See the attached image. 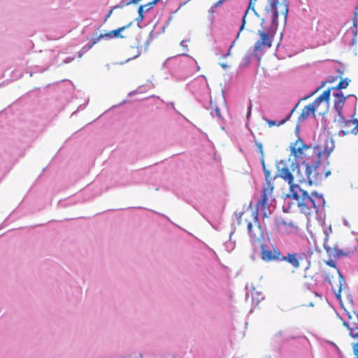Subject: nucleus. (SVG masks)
Masks as SVG:
<instances>
[{
  "mask_svg": "<svg viewBox=\"0 0 358 358\" xmlns=\"http://www.w3.org/2000/svg\"><path fill=\"white\" fill-rule=\"evenodd\" d=\"M136 20L141 21V17L138 16Z\"/></svg>",
  "mask_w": 358,
  "mask_h": 358,
  "instance_id": "obj_32",
  "label": "nucleus"
},
{
  "mask_svg": "<svg viewBox=\"0 0 358 358\" xmlns=\"http://www.w3.org/2000/svg\"><path fill=\"white\" fill-rule=\"evenodd\" d=\"M318 90H319V88H318V89H317L315 91H314V92L311 94V95H313L315 93H316V92H317Z\"/></svg>",
  "mask_w": 358,
  "mask_h": 358,
  "instance_id": "obj_31",
  "label": "nucleus"
},
{
  "mask_svg": "<svg viewBox=\"0 0 358 358\" xmlns=\"http://www.w3.org/2000/svg\"><path fill=\"white\" fill-rule=\"evenodd\" d=\"M225 0H217L213 5V7L214 8H217L219 6H220L223 2Z\"/></svg>",
  "mask_w": 358,
  "mask_h": 358,
  "instance_id": "obj_27",
  "label": "nucleus"
},
{
  "mask_svg": "<svg viewBox=\"0 0 358 358\" xmlns=\"http://www.w3.org/2000/svg\"><path fill=\"white\" fill-rule=\"evenodd\" d=\"M257 34L259 36V39L254 45V52H258L265 48H270L272 45L273 36L270 35L268 31L262 30H258Z\"/></svg>",
  "mask_w": 358,
  "mask_h": 358,
  "instance_id": "obj_12",
  "label": "nucleus"
},
{
  "mask_svg": "<svg viewBox=\"0 0 358 358\" xmlns=\"http://www.w3.org/2000/svg\"><path fill=\"white\" fill-rule=\"evenodd\" d=\"M258 148H259V152L262 154V153H263V148H262V145L261 144H259V145H258Z\"/></svg>",
  "mask_w": 358,
  "mask_h": 358,
  "instance_id": "obj_29",
  "label": "nucleus"
},
{
  "mask_svg": "<svg viewBox=\"0 0 358 358\" xmlns=\"http://www.w3.org/2000/svg\"><path fill=\"white\" fill-rule=\"evenodd\" d=\"M257 0H249V3L247 10L245 11V14L243 16L242 24L240 27V31H241L245 27V18L249 11L251 10L255 15H257V13L255 10V4ZM268 5L265 6V12L267 15H268L271 19L272 24L275 26H278V17L280 13V10L279 11V8H282L281 3L279 0H267Z\"/></svg>",
  "mask_w": 358,
  "mask_h": 358,
  "instance_id": "obj_5",
  "label": "nucleus"
},
{
  "mask_svg": "<svg viewBox=\"0 0 358 358\" xmlns=\"http://www.w3.org/2000/svg\"><path fill=\"white\" fill-rule=\"evenodd\" d=\"M145 7L144 5H141L138 7V13L139 15V17H141V22L143 20V13L144 12H146L145 10Z\"/></svg>",
  "mask_w": 358,
  "mask_h": 358,
  "instance_id": "obj_26",
  "label": "nucleus"
},
{
  "mask_svg": "<svg viewBox=\"0 0 358 358\" xmlns=\"http://www.w3.org/2000/svg\"><path fill=\"white\" fill-rule=\"evenodd\" d=\"M305 166L306 179L304 177H301L299 179V182H306L307 180L309 185H317L331 174V171L326 170V169L322 166V164L313 165L309 163V165H305Z\"/></svg>",
  "mask_w": 358,
  "mask_h": 358,
  "instance_id": "obj_7",
  "label": "nucleus"
},
{
  "mask_svg": "<svg viewBox=\"0 0 358 358\" xmlns=\"http://www.w3.org/2000/svg\"><path fill=\"white\" fill-rule=\"evenodd\" d=\"M276 173L272 177V180L276 178H280L287 182L289 185V192H291V187H299V185L294 184L293 173L296 169H299L297 164H289L285 160H280L276 162ZM299 172V170L297 171Z\"/></svg>",
  "mask_w": 358,
  "mask_h": 358,
  "instance_id": "obj_6",
  "label": "nucleus"
},
{
  "mask_svg": "<svg viewBox=\"0 0 358 358\" xmlns=\"http://www.w3.org/2000/svg\"><path fill=\"white\" fill-rule=\"evenodd\" d=\"M350 80H348V78H345L343 80H341L338 84L337 85V86L336 87H333V88H330L331 90H342V89H345L348 87V85H349V83H350Z\"/></svg>",
  "mask_w": 358,
  "mask_h": 358,
  "instance_id": "obj_19",
  "label": "nucleus"
},
{
  "mask_svg": "<svg viewBox=\"0 0 358 358\" xmlns=\"http://www.w3.org/2000/svg\"><path fill=\"white\" fill-rule=\"evenodd\" d=\"M288 196L296 201L299 211L306 216L316 215L325 205V200L322 194L316 192L309 194L300 187H291V192Z\"/></svg>",
  "mask_w": 358,
  "mask_h": 358,
  "instance_id": "obj_1",
  "label": "nucleus"
},
{
  "mask_svg": "<svg viewBox=\"0 0 358 358\" xmlns=\"http://www.w3.org/2000/svg\"><path fill=\"white\" fill-rule=\"evenodd\" d=\"M315 110L316 109L310 103L304 106L299 117V120H305L311 115H315Z\"/></svg>",
  "mask_w": 358,
  "mask_h": 358,
  "instance_id": "obj_17",
  "label": "nucleus"
},
{
  "mask_svg": "<svg viewBox=\"0 0 358 358\" xmlns=\"http://www.w3.org/2000/svg\"><path fill=\"white\" fill-rule=\"evenodd\" d=\"M334 97V106L335 110L340 113L342 110L343 106L345 102L346 97L344 94L341 92H336L335 94H333Z\"/></svg>",
  "mask_w": 358,
  "mask_h": 358,
  "instance_id": "obj_14",
  "label": "nucleus"
},
{
  "mask_svg": "<svg viewBox=\"0 0 358 358\" xmlns=\"http://www.w3.org/2000/svg\"><path fill=\"white\" fill-rule=\"evenodd\" d=\"M350 133L353 134L355 135L357 134V133H358V120L357 119H355V126L352 129L343 131V134L345 135L350 134Z\"/></svg>",
  "mask_w": 358,
  "mask_h": 358,
  "instance_id": "obj_22",
  "label": "nucleus"
},
{
  "mask_svg": "<svg viewBox=\"0 0 358 358\" xmlns=\"http://www.w3.org/2000/svg\"><path fill=\"white\" fill-rule=\"evenodd\" d=\"M296 107H297V105L289 112V114H287L285 116V118H283L282 120H281L279 122H276V121L272 120H268L267 118H264V120L267 123V124H268V126L269 127H274V126L280 127V126L284 124L285 123H286L288 120H289V119L291 118L293 113L296 110Z\"/></svg>",
  "mask_w": 358,
  "mask_h": 358,
  "instance_id": "obj_15",
  "label": "nucleus"
},
{
  "mask_svg": "<svg viewBox=\"0 0 358 358\" xmlns=\"http://www.w3.org/2000/svg\"><path fill=\"white\" fill-rule=\"evenodd\" d=\"M310 148V145H306L298 138L294 143L290 144V152L295 160L302 161Z\"/></svg>",
  "mask_w": 358,
  "mask_h": 358,
  "instance_id": "obj_11",
  "label": "nucleus"
},
{
  "mask_svg": "<svg viewBox=\"0 0 358 358\" xmlns=\"http://www.w3.org/2000/svg\"><path fill=\"white\" fill-rule=\"evenodd\" d=\"M262 168L265 175L266 183L262 186L260 197L257 203V209H259L263 213V218H268L271 212L270 206L273 201V192L274 185L271 183L272 176L271 172L266 169L264 160H262Z\"/></svg>",
  "mask_w": 358,
  "mask_h": 358,
  "instance_id": "obj_3",
  "label": "nucleus"
},
{
  "mask_svg": "<svg viewBox=\"0 0 358 358\" xmlns=\"http://www.w3.org/2000/svg\"><path fill=\"white\" fill-rule=\"evenodd\" d=\"M327 264L334 268L332 273L325 272V279L331 285L333 292L335 293L338 299H341V292L342 287L345 283V280L340 271L336 268V264L333 260L327 262Z\"/></svg>",
  "mask_w": 358,
  "mask_h": 358,
  "instance_id": "obj_8",
  "label": "nucleus"
},
{
  "mask_svg": "<svg viewBox=\"0 0 358 358\" xmlns=\"http://www.w3.org/2000/svg\"><path fill=\"white\" fill-rule=\"evenodd\" d=\"M255 222L258 223V213L255 211L252 214ZM248 231L250 234L252 245L255 252L259 248L261 252V258L264 262H270L273 261H282L281 253L278 248L273 247L272 248H266L264 243V236L259 225L257 224L256 227L253 229L251 222H248Z\"/></svg>",
  "mask_w": 358,
  "mask_h": 358,
  "instance_id": "obj_2",
  "label": "nucleus"
},
{
  "mask_svg": "<svg viewBox=\"0 0 358 358\" xmlns=\"http://www.w3.org/2000/svg\"><path fill=\"white\" fill-rule=\"evenodd\" d=\"M112 13V10H110L109 13L107 15L106 17H110V15H111Z\"/></svg>",
  "mask_w": 358,
  "mask_h": 358,
  "instance_id": "obj_30",
  "label": "nucleus"
},
{
  "mask_svg": "<svg viewBox=\"0 0 358 358\" xmlns=\"http://www.w3.org/2000/svg\"><path fill=\"white\" fill-rule=\"evenodd\" d=\"M160 0H152V1L145 4V11L150 10L154 6H155Z\"/></svg>",
  "mask_w": 358,
  "mask_h": 358,
  "instance_id": "obj_23",
  "label": "nucleus"
},
{
  "mask_svg": "<svg viewBox=\"0 0 358 358\" xmlns=\"http://www.w3.org/2000/svg\"><path fill=\"white\" fill-rule=\"evenodd\" d=\"M330 95L331 89H327V90L324 91L318 97H317L315 100L310 104L317 110L322 102H326L327 104H329Z\"/></svg>",
  "mask_w": 358,
  "mask_h": 358,
  "instance_id": "obj_13",
  "label": "nucleus"
},
{
  "mask_svg": "<svg viewBox=\"0 0 358 358\" xmlns=\"http://www.w3.org/2000/svg\"><path fill=\"white\" fill-rule=\"evenodd\" d=\"M282 9L280 10V14L283 15L285 22L287 20V13H288V8H289V3L287 0H282V2L281 3Z\"/></svg>",
  "mask_w": 358,
  "mask_h": 358,
  "instance_id": "obj_18",
  "label": "nucleus"
},
{
  "mask_svg": "<svg viewBox=\"0 0 358 358\" xmlns=\"http://www.w3.org/2000/svg\"><path fill=\"white\" fill-rule=\"evenodd\" d=\"M282 261L287 262L296 269L304 263L306 264V269H308L310 266V259L303 252L287 253L286 256H282Z\"/></svg>",
  "mask_w": 358,
  "mask_h": 358,
  "instance_id": "obj_10",
  "label": "nucleus"
},
{
  "mask_svg": "<svg viewBox=\"0 0 358 358\" xmlns=\"http://www.w3.org/2000/svg\"><path fill=\"white\" fill-rule=\"evenodd\" d=\"M131 22L129 23L127 25L118 28L117 29L112 30V31H109L108 33L103 34L105 38L106 39H110V38H123L124 36L122 35H121L120 33L122 31H124V29H126L128 27H129L131 26Z\"/></svg>",
  "mask_w": 358,
  "mask_h": 358,
  "instance_id": "obj_16",
  "label": "nucleus"
},
{
  "mask_svg": "<svg viewBox=\"0 0 358 358\" xmlns=\"http://www.w3.org/2000/svg\"><path fill=\"white\" fill-rule=\"evenodd\" d=\"M355 339H357V341L352 345L353 352L355 355V358H358V333L355 334L352 336Z\"/></svg>",
  "mask_w": 358,
  "mask_h": 358,
  "instance_id": "obj_20",
  "label": "nucleus"
},
{
  "mask_svg": "<svg viewBox=\"0 0 358 358\" xmlns=\"http://www.w3.org/2000/svg\"><path fill=\"white\" fill-rule=\"evenodd\" d=\"M103 38H105L103 34H101L98 37H96V38H94L93 40L92 44L85 45L84 47V48L86 49L87 50L91 49L96 43H97L99 41L100 39Z\"/></svg>",
  "mask_w": 358,
  "mask_h": 358,
  "instance_id": "obj_21",
  "label": "nucleus"
},
{
  "mask_svg": "<svg viewBox=\"0 0 358 358\" xmlns=\"http://www.w3.org/2000/svg\"><path fill=\"white\" fill-rule=\"evenodd\" d=\"M358 24V5L355 8L353 25L357 27Z\"/></svg>",
  "mask_w": 358,
  "mask_h": 358,
  "instance_id": "obj_25",
  "label": "nucleus"
},
{
  "mask_svg": "<svg viewBox=\"0 0 358 358\" xmlns=\"http://www.w3.org/2000/svg\"><path fill=\"white\" fill-rule=\"evenodd\" d=\"M352 126H353V127L355 126V119L349 120L344 122V127L349 129ZM347 130H349V129H347Z\"/></svg>",
  "mask_w": 358,
  "mask_h": 358,
  "instance_id": "obj_24",
  "label": "nucleus"
},
{
  "mask_svg": "<svg viewBox=\"0 0 358 358\" xmlns=\"http://www.w3.org/2000/svg\"><path fill=\"white\" fill-rule=\"evenodd\" d=\"M251 108H252V103H250V106H248V111L247 114V117L248 118L251 113Z\"/></svg>",
  "mask_w": 358,
  "mask_h": 358,
  "instance_id": "obj_28",
  "label": "nucleus"
},
{
  "mask_svg": "<svg viewBox=\"0 0 358 358\" xmlns=\"http://www.w3.org/2000/svg\"><path fill=\"white\" fill-rule=\"evenodd\" d=\"M278 334H279V335H281V334H282V331H280L278 332Z\"/></svg>",
  "mask_w": 358,
  "mask_h": 358,
  "instance_id": "obj_33",
  "label": "nucleus"
},
{
  "mask_svg": "<svg viewBox=\"0 0 358 358\" xmlns=\"http://www.w3.org/2000/svg\"><path fill=\"white\" fill-rule=\"evenodd\" d=\"M334 142L331 138H327L323 145L310 146L301 161L304 165L310 164L316 165L321 164V158L327 159L334 150Z\"/></svg>",
  "mask_w": 358,
  "mask_h": 358,
  "instance_id": "obj_4",
  "label": "nucleus"
},
{
  "mask_svg": "<svg viewBox=\"0 0 358 358\" xmlns=\"http://www.w3.org/2000/svg\"><path fill=\"white\" fill-rule=\"evenodd\" d=\"M323 245L324 248L329 255H334L339 257L343 255L348 256L357 251L358 248V241L355 238L348 241L341 250H336L335 253H334L333 249L329 245V234L326 233Z\"/></svg>",
  "mask_w": 358,
  "mask_h": 358,
  "instance_id": "obj_9",
  "label": "nucleus"
}]
</instances>
